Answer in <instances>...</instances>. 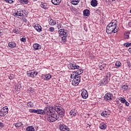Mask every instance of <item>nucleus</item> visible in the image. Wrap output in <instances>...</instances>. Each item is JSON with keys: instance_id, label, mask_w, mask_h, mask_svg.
<instances>
[{"instance_id": "nucleus-45", "label": "nucleus", "mask_w": 131, "mask_h": 131, "mask_svg": "<svg viewBox=\"0 0 131 131\" xmlns=\"http://www.w3.org/2000/svg\"><path fill=\"white\" fill-rule=\"evenodd\" d=\"M124 104H125V106H126L127 107H128V106H129V103H128V102L126 101Z\"/></svg>"}, {"instance_id": "nucleus-41", "label": "nucleus", "mask_w": 131, "mask_h": 131, "mask_svg": "<svg viewBox=\"0 0 131 131\" xmlns=\"http://www.w3.org/2000/svg\"><path fill=\"white\" fill-rule=\"evenodd\" d=\"M77 76H78V75L72 74L71 75V78L74 79L75 77H77Z\"/></svg>"}, {"instance_id": "nucleus-33", "label": "nucleus", "mask_w": 131, "mask_h": 131, "mask_svg": "<svg viewBox=\"0 0 131 131\" xmlns=\"http://www.w3.org/2000/svg\"><path fill=\"white\" fill-rule=\"evenodd\" d=\"M116 66L118 68L121 66V62L120 61H116L115 63Z\"/></svg>"}, {"instance_id": "nucleus-20", "label": "nucleus", "mask_w": 131, "mask_h": 131, "mask_svg": "<svg viewBox=\"0 0 131 131\" xmlns=\"http://www.w3.org/2000/svg\"><path fill=\"white\" fill-rule=\"evenodd\" d=\"M80 0H71V3L72 5H74V6H76L77 5H78V3H79Z\"/></svg>"}, {"instance_id": "nucleus-25", "label": "nucleus", "mask_w": 131, "mask_h": 131, "mask_svg": "<svg viewBox=\"0 0 131 131\" xmlns=\"http://www.w3.org/2000/svg\"><path fill=\"white\" fill-rule=\"evenodd\" d=\"M37 114H40L41 115H45V111H43V110H37Z\"/></svg>"}, {"instance_id": "nucleus-62", "label": "nucleus", "mask_w": 131, "mask_h": 131, "mask_svg": "<svg viewBox=\"0 0 131 131\" xmlns=\"http://www.w3.org/2000/svg\"><path fill=\"white\" fill-rule=\"evenodd\" d=\"M62 2V0H60V2Z\"/></svg>"}, {"instance_id": "nucleus-13", "label": "nucleus", "mask_w": 131, "mask_h": 131, "mask_svg": "<svg viewBox=\"0 0 131 131\" xmlns=\"http://www.w3.org/2000/svg\"><path fill=\"white\" fill-rule=\"evenodd\" d=\"M34 28L36 31L38 32H41V26L39 24L35 25L34 26Z\"/></svg>"}, {"instance_id": "nucleus-57", "label": "nucleus", "mask_w": 131, "mask_h": 131, "mask_svg": "<svg viewBox=\"0 0 131 131\" xmlns=\"http://www.w3.org/2000/svg\"><path fill=\"white\" fill-rule=\"evenodd\" d=\"M128 101L130 103H131V98L128 99Z\"/></svg>"}, {"instance_id": "nucleus-39", "label": "nucleus", "mask_w": 131, "mask_h": 131, "mask_svg": "<svg viewBox=\"0 0 131 131\" xmlns=\"http://www.w3.org/2000/svg\"><path fill=\"white\" fill-rule=\"evenodd\" d=\"M49 31H50V32H54V31H55V28L53 27H50L49 29Z\"/></svg>"}, {"instance_id": "nucleus-42", "label": "nucleus", "mask_w": 131, "mask_h": 131, "mask_svg": "<svg viewBox=\"0 0 131 131\" xmlns=\"http://www.w3.org/2000/svg\"><path fill=\"white\" fill-rule=\"evenodd\" d=\"M61 39L63 42H65L66 41V37L65 36L62 37Z\"/></svg>"}, {"instance_id": "nucleus-9", "label": "nucleus", "mask_w": 131, "mask_h": 131, "mask_svg": "<svg viewBox=\"0 0 131 131\" xmlns=\"http://www.w3.org/2000/svg\"><path fill=\"white\" fill-rule=\"evenodd\" d=\"M110 113H111V111L109 110H106L105 111H103L101 114V116L103 117H109V115H110Z\"/></svg>"}, {"instance_id": "nucleus-6", "label": "nucleus", "mask_w": 131, "mask_h": 131, "mask_svg": "<svg viewBox=\"0 0 131 131\" xmlns=\"http://www.w3.org/2000/svg\"><path fill=\"white\" fill-rule=\"evenodd\" d=\"M9 112V108L7 106L4 107L0 111V116H6Z\"/></svg>"}, {"instance_id": "nucleus-8", "label": "nucleus", "mask_w": 131, "mask_h": 131, "mask_svg": "<svg viewBox=\"0 0 131 131\" xmlns=\"http://www.w3.org/2000/svg\"><path fill=\"white\" fill-rule=\"evenodd\" d=\"M81 96L83 99H86L89 97V94L85 89H83L81 90Z\"/></svg>"}, {"instance_id": "nucleus-10", "label": "nucleus", "mask_w": 131, "mask_h": 131, "mask_svg": "<svg viewBox=\"0 0 131 131\" xmlns=\"http://www.w3.org/2000/svg\"><path fill=\"white\" fill-rule=\"evenodd\" d=\"M70 70L79 69V66L78 65H74L73 63H70L68 66Z\"/></svg>"}, {"instance_id": "nucleus-32", "label": "nucleus", "mask_w": 131, "mask_h": 131, "mask_svg": "<svg viewBox=\"0 0 131 131\" xmlns=\"http://www.w3.org/2000/svg\"><path fill=\"white\" fill-rule=\"evenodd\" d=\"M74 80H76V81H77L78 82L80 83V76H78L76 77Z\"/></svg>"}, {"instance_id": "nucleus-21", "label": "nucleus", "mask_w": 131, "mask_h": 131, "mask_svg": "<svg viewBox=\"0 0 131 131\" xmlns=\"http://www.w3.org/2000/svg\"><path fill=\"white\" fill-rule=\"evenodd\" d=\"M20 4H23V5H28L29 3V0H18Z\"/></svg>"}, {"instance_id": "nucleus-60", "label": "nucleus", "mask_w": 131, "mask_h": 131, "mask_svg": "<svg viewBox=\"0 0 131 131\" xmlns=\"http://www.w3.org/2000/svg\"><path fill=\"white\" fill-rule=\"evenodd\" d=\"M88 125H89V126H91V125H90V124H88Z\"/></svg>"}, {"instance_id": "nucleus-26", "label": "nucleus", "mask_w": 131, "mask_h": 131, "mask_svg": "<svg viewBox=\"0 0 131 131\" xmlns=\"http://www.w3.org/2000/svg\"><path fill=\"white\" fill-rule=\"evenodd\" d=\"M50 25L54 26L56 24V20L51 19L49 21Z\"/></svg>"}, {"instance_id": "nucleus-23", "label": "nucleus", "mask_w": 131, "mask_h": 131, "mask_svg": "<svg viewBox=\"0 0 131 131\" xmlns=\"http://www.w3.org/2000/svg\"><path fill=\"white\" fill-rule=\"evenodd\" d=\"M45 76V80H49V79H51V78H52V75H51V74H46Z\"/></svg>"}, {"instance_id": "nucleus-56", "label": "nucleus", "mask_w": 131, "mask_h": 131, "mask_svg": "<svg viewBox=\"0 0 131 131\" xmlns=\"http://www.w3.org/2000/svg\"><path fill=\"white\" fill-rule=\"evenodd\" d=\"M109 2H115L116 0H108Z\"/></svg>"}, {"instance_id": "nucleus-12", "label": "nucleus", "mask_w": 131, "mask_h": 131, "mask_svg": "<svg viewBox=\"0 0 131 131\" xmlns=\"http://www.w3.org/2000/svg\"><path fill=\"white\" fill-rule=\"evenodd\" d=\"M58 33L60 35H66V34H67V30L64 29H60L58 31Z\"/></svg>"}, {"instance_id": "nucleus-48", "label": "nucleus", "mask_w": 131, "mask_h": 131, "mask_svg": "<svg viewBox=\"0 0 131 131\" xmlns=\"http://www.w3.org/2000/svg\"><path fill=\"white\" fill-rule=\"evenodd\" d=\"M122 103H120L119 105V108L120 109H122Z\"/></svg>"}, {"instance_id": "nucleus-36", "label": "nucleus", "mask_w": 131, "mask_h": 131, "mask_svg": "<svg viewBox=\"0 0 131 131\" xmlns=\"http://www.w3.org/2000/svg\"><path fill=\"white\" fill-rule=\"evenodd\" d=\"M31 73V75L32 77H33V76H36L37 75L38 73L37 72H32Z\"/></svg>"}, {"instance_id": "nucleus-40", "label": "nucleus", "mask_w": 131, "mask_h": 131, "mask_svg": "<svg viewBox=\"0 0 131 131\" xmlns=\"http://www.w3.org/2000/svg\"><path fill=\"white\" fill-rule=\"evenodd\" d=\"M7 3H9V4H13L15 2V0H4Z\"/></svg>"}, {"instance_id": "nucleus-55", "label": "nucleus", "mask_w": 131, "mask_h": 131, "mask_svg": "<svg viewBox=\"0 0 131 131\" xmlns=\"http://www.w3.org/2000/svg\"><path fill=\"white\" fill-rule=\"evenodd\" d=\"M128 51L129 53H131V48H129Z\"/></svg>"}, {"instance_id": "nucleus-11", "label": "nucleus", "mask_w": 131, "mask_h": 131, "mask_svg": "<svg viewBox=\"0 0 131 131\" xmlns=\"http://www.w3.org/2000/svg\"><path fill=\"white\" fill-rule=\"evenodd\" d=\"M23 13H24V12H23V10H18L16 12L14 13V15H15V16H20L21 17H23V16H24Z\"/></svg>"}, {"instance_id": "nucleus-37", "label": "nucleus", "mask_w": 131, "mask_h": 131, "mask_svg": "<svg viewBox=\"0 0 131 131\" xmlns=\"http://www.w3.org/2000/svg\"><path fill=\"white\" fill-rule=\"evenodd\" d=\"M124 47H126V48H128V47H131V43L126 42L124 43Z\"/></svg>"}, {"instance_id": "nucleus-58", "label": "nucleus", "mask_w": 131, "mask_h": 131, "mask_svg": "<svg viewBox=\"0 0 131 131\" xmlns=\"http://www.w3.org/2000/svg\"><path fill=\"white\" fill-rule=\"evenodd\" d=\"M9 79H13V78H12V77H11V75H10V76L9 77Z\"/></svg>"}, {"instance_id": "nucleus-46", "label": "nucleus", "mask_w": 131, "mask_h": 131, "mask_svg": "<svg viewBox=\"0 0 131 131\" xmlns=\"http://www.w3.org/2000/svg\"><path fill=\"white\" fill-rule=\"evenodd\" d=\"M13 32H14V33H18V30H17V29H13Z\"/></svg>"}, {"instance_id": "nucleus-35", "label": "nucleus", "mask_w": 131, "mask_h": 131, "mask_svg": "<svg viewBox=\"0 0 131 131\" xmlns=\"http://www.w3.org/2000/svg\"><path fill=\"white\" fill-rule=\"evenodd\" d=\"M120 101L121 102L123 103V104H124V103L126 101V100L125 99V98L123 97H121L120 99Z\"/></svg>"}, {"instance_id": "nucleus-34", "label": "nucleus", "mask_w": 131, "mask_h": 131, "mask_svg": "<svg viewBox=\"0 0 131 131\" xmlns=\"http://www.w3.org/2000/svg\"><path fill=\"white\" fill-rule=\"evenodd\" d=\"M70 115L71 116H75V115H76V113H75V112H74L73 111H71L70 112Z\"/></svg>"}, {"instance_id": "nucleus-50", "label": "nucleus", "mask_w": 131, "mask_h": 131, "mask_svg": "<svg viewBox=\"0 0 131 131\" xmlns=\"http://www.w3.org/2000/svg\"><path fill=\"white\" fill-rule=\"evenodd\" d=\"M0 127H4V124L2 122H0Z\"/></svg>"}, {"instance_id": "nucleus-19", "label": "nucleus", "mask_w": 131, "mask_h": 131, "mask_svg": "<svg viewBox=\"0 0 131 131\" xmlns=\"http://www.w3.org/2000/svg\"><path fill=\"white\" fill-rule=\"evenodd\" d=\"M99 128L101 129H106V128H107V125H106L105 123H102L101 124H100L99 125Z\"/></svg>"}, {"instance_id": "nucleus-15", "label": "nucleus", "mask_w": 131, "mask_h": 131, "mask_svg": "<svg viewBox=\"0 0 131 131\" xmlns=\"http://www.w3.org/2000/svg\"><path fill=\"white\" fill-rule=\"evenodd\" d=\"M91 5L92 7H97L98 6V1L97 0H92Z\"/></svg>"}, {"instance_id": "nucleus-18", "label": "nucleus", "mask_w": 131, "mask_h": 131, "mask_svg": "<svg viewBox=\"0 0 131 131\" xmlns=\"http://www.w3.org/2000/svg\"><path fill=\"white\" fill-rule=\"evenodd\" d=\"M51 2L52 4H53V5H55V6H58V5H60V4H61L60 0H52Z\"/></svg>"}, {"instance_id": "nucleus-47", "label": "nucleus", "mask_w": 131, "mask_h": 131, "mask_svg": "<svg viewBox=\"0 0 131 131\" xmlns=\"http://www.w3.org/2000/svg\"><path fill=\"white\" fill-rule=\"evenodd\" d=\"M28 76H31L32 77L31 72L30 71L29 73H27Z\"/></svg>"}, {"instance_id": "nucleus-22", "label": "nucleus", "mask_w": 131, "mask_h": 131, "mask_svg": "<svg viewBox=\"0 0 131 131\" xmlns=\"http://www.w3.org/2000/svg\"><path fill=\"white\" fill-rule=\"evenodd\" d=\"M40 6L41 8H43V9H45V10H47L48 9V6L47 5V3L41 2Z\"/></svg>"}, {"instance_id": "nucleus-29", "label": "nucleus", "mask_w": 131, "mask_h": 131, "mask_svg": "<svg viewBox=\"0 0 131 131\" xmlns=\"http://www.w3.org/2000/svg\"><path fill=\"white\" fill-rule=\"evenodd\" d=\"M15 126L16 127H20V126H22L23 125V124L21 122H17L14 124Z\"/></svg>"}, {"instance_id": "nucleus-49", "label": "nucleus", "mask_w": 131, "mask_h": 131, "mask_svg": "<svg viewBox=\"0 0 131 131\" xmlns=\"http://www.w3.org/2000/svg\"><path fill=\"white\" fill-rule=\"evenodd\" d=\"M60 28L61 29H62V28H63V26H62V25H61V24L59 25V26H58V29H60Z\"/></svg>"}, {"instance_id": "nucleus-52", "label": "nucleus", "mask_w": 131, "mask_h": 131, "mask_svg": "<svg viewBox=\"0 0 131 131\" xmlns=\"http://www.w3.org/2000/svg\"><path fill=\"white\" fill-rule=\"evenodd\" d=\"M73 74H74V75H77V73L76 71H74L73 72Z\"/></svg>"}, {"instance_id": "nucleus-63", "label": "nucleus", "mask_w": 131, "mask_h": 131, "mask_svg": "<svg viewBox=\"0 0 131 131\" xmlns=\"http://www.w3.org/2000/svg\"><path fill=\"white\" fill-rule=\"evenodd\" d=\"M1 96H2V95H1V94H0V97H1Z\"/></svg>"}, {"instance_id": "nucleus-14", "label": "nucleus", "mask_w": 131, "mask_h": 131, "mask_svg": "<svg viewBox=\"0 0 131 131\" xmlns=\"http://www.w3.org/2000/svg\"><path fill=\"white\" fill-rule=\"evenodd\" d=\"M91 12L89 9H85L83 11V16H85L86 17H89L90 16Z\"/></svg>"}, {"instance_id": "nucleus-53", "label": "nucleus", "mask_w": 131, "mask_h": 131, "mask_svg": "<svg viewBox=\"0 0 131 131\" xmlns=\"http://www.w3.org/2000/svg\"><path fill=\"white\" fill-rule=\"evenodd\" d=\"M70 10H71V11H73V10H74V9L73 8V7H71L70 8Z\"/></svg>"}, {"instance_id": "nucleus-38", "label": "nucleus", "mask_w": 131, "mask_h": 131, "mask_svg": "<svg viewBox=\"0 0 131 131\" xmlns=\"http://www.w3.org/2000/svg\"><path fill=\"white\" fill-rule=\"evenodd\" d=\"M27 105L29 107H31V108H32V107H33V106H34L33 103H32L31 102H29L27 103Z\"/></svg>"}, {"instance_id": "nucleus-27", "label": "nucleus", "mask_w": 131, "mask_h": 131, "mask_svg": "<svg viewBox=\"0 0 131 131\" xmlns=\"http://www.w3.org/2000/svg\"><path fill=\"white\" fill-rule=\"evenodd\" d=\"M72 85H74V86H76L77 85H78V84H79V83L77 81L73 79L72 82Z\"/></svg>"}, {"instance_id": "nucleus-31", "label": "nucleus", "mask_w": 131, "mask_h": 131, "mask_svg": "<svg viewBox=\"0 0 131 131\" xmlns=\"http://www.w3.org/2000/svg\"><path fill=\"white\" fill-rule=\"evenodd\" d=\"M29 112H30V113H36V114H37V110L30 109L29 110Z\"/></svg>"}, {"instance_id": "nucleus-2", "label": "nucleus", "mask_w": 131, "mask_h": 131, "mask_svg": "<svg viewBox=\"0 0 131 131\" xmlns=\"http://www.w3.org/2000/svg\"><path fill=\"white\" fill-rule=\"evenodd\" d=\"M117 20L113 19L112 21L107 26L106 28V32L108 34H111L112 32L116 33L118 31L119 28H117Z\"/></svg>"}, {"instance_id": "nucleus-59", "label": "nucleus", "mask_w": 131, "mask_h": 131, "mask_svg": "<svg viewBox=\"0 0 131 131\" xmlns=\"http://www.w3.org/2000/svg\"><path fill=\"white\" fill-rule=\"evenodd\" d=\"M1 34H2V32L1 31H0V36H1Z\"/></svg>"}, {"instance_id": "nucleus-24", "label": "nucleus", "mask_w": 131, "mask_h": 131, "mask_svg": "<svg viewBox=\"0 0 131 131\" xmlns=\"http://www.w3.org/2000/svg\"><path fill=\"white\" fill-rule=\"evenodd\" d=\"M34 127L33 126H29L26 128V131H34Z\"/></svg>"}, {"instance_id": "nucleus-28", "label": "nucleus", "mask_w": 131, "mask_h": 131, "mask_svg": "<svg viewBox=\"0 0 131 131\" xmlns=\"http://www.w3.org/2000/svg\"><path fill=\"white\" fill-rule=\"evenodd\" d=\"M76 72H77V75H78V76H79V75H80V74H81L82 73H83V70L80 69V70H77V71H76Z\"/></svg>"}, {"instance_id": "nucleus-54", "label": "nucleus", "mask_w": 131, "mask_h": 131, "mask_svg": "<svg viewBox=\"0 0 131 131\" xmlns=\"http://www.w3.org/2000/svg\"><path fill=\"white\" fill-rule=\"evenodd\" d=\"M23 21L24 22H27V20L26 19V18H24Z\"/></svg>"}, {"instance_id": "nucleus-3", "label": "nucleus", "mask_w": 131, "mask_h": 131, "mask_svg": "<svg viewBox=\"0 0 131 131\" xmlns=\"http://www.w3.org/2000/svg\"><path fill=\"white\" fill-rule=\"evenodd\" d=\"M53 110L54 111H56L61 118H63L65 116V110L62 107L61 104L58 103L55 104Z\"/></svg>"}, {"instance_id": "nucleus-1", "label": "nucleus", "mask_w": 131, "mask_h": 131, "mask_svg": "<svg viewBox=\"0 0 131 131\" xmlns=\"http://www.w3.org/2000/svg\"><path fill=\"white\" fill-rule=\"evenodd\" d=\"M43 111H44V115H46L45 116L49 122H54V121L59 119V117L57 116L56 112L54 111V106L47 105Z\"/></svg>"}, {"instance_id": "nucleus-17", "label": "nucleus", "mask_w": 131, "mask_h": 131, "mask_svg": "<svg viewBox=\"0 0 131 131\" xmlns=\"http://www.w3.org/2000/svg\"><path fill=\"white\" fill-rule=\"evenodd\" d=\"M33 47L35 50H40L41 49V46L38 43L34 44Z\"/></svg>"}, {"instance_id": "nucleus-30", "label": "nucleus", "mask_w": 131, "mask_h": 131, "mask_svg": "<svg viewBox=\"0 0 131 131\" xmlns=\"http://www.w3.org/2000/svg\"><path fill=\"white\" fill-rule=\"evenodd\" d=\"M128 89V85H123L122 86V90L123 91H127Z\"/></svg>"}, {"instance_id": "nucleus-44", "label": "nucleus", "mask_w": 131, "mask_h": 131, "mask_svg": "<svg viewBox=\"0 0 131 131\" xmlns=\"http://www.w3.org/2000/svg\"><path fill=\"white\" fill-rule=\"evenodd\" d=\"M124 35L126 36V38H128V37H129V35H128V33H125Z\"/></svg>"}, {"instance_id": "nucleus-4", "label": "nucleus", "mask_w": 131, "mask_h": 131, "mask_svg": "<svg viewBox=\"0 0 131 131\" xmlns=\"http://www.w3.org/2000/svg\"><path fill=\"white\" fill-rule=\"evenodd\" d=\"M110 76V73H107V75L105 76H104V78L103 79L101 80V85H102V84H103L104 85H106V84H107L108 82H109V80H108V78H109Z\"/></svg>"}, {"instance_id": "nucleus-16", "label": "nucleus", "mask_w": 131, "mask_h": 131, "mask_svg": "<svg viewBox=\"0 0 131 131\" xmlns=\"http://www.w3.org/2000/svg\"><path fill=\"white\" fill-rule=\"evenodd\" d=\"M9 47L10 48H16L17 47V44L15 42H9L8 43Z\"/></svg>"}, {"instance_id": "nucleus-43", "label": "nucleus", "mask_w": 131, "mask_h": 131, "mask_svg": "<svg viewBox=\"0 0 131 131\" xmlns=\"http://www.w3.org/2000/svg\"><path fill=\"white\" fill-rule=\"evenodd\" d=\"M21 41H23V42H26V38L23 37L20 39Z\"/></svg>"}, {"instance_id": "nucleus-7", "label": "nucleus", "mask_w": 131, "mask_h": 131, "mask_svg": "<svg viewBox=\"0 0 131 131\" xmlns=\"http://www.w3.org/2000/svg\"><path fill=\"white\" fill-rule=\"evenodd\" d=\"M59 129L61 131H70L69 127L64 124L59 125Z\"/></svg>"}, {"instance_id": "nucleus-5", "label": "nucleus", "mask_w": 131, "mask_h": 131, "mask_svg": "<svg viewBox=\"0 0 131 131\" xmlns=\"http://www.w3.org/2000/svg\"><path fill=\"white\" fill-rule=\"evenodd\" d=\"M113 98V94H112V93H108L105 95L104 97V101L110 102V101H112Z\"/></svg>"}, {"instance_id": "nucleus-61", "label": "nucleus", "mask_w": 131, "mask_h": 131, "mask_svg": "<svg viewBox=\"0 0 131 131\" xmlns=\"http://www.w3.org/2000/svg\"><path fill=\"white\" fill-rule=\"evenodd\" d=\"M130 24H131V22H130V23H129V24H130Z\"/></svg>"}, {"instance_id": "nucleus-51", "label": "nucleus", "mask_w": 131, "mask_h": 131, "mask_svg": "<svg viewBox=\"0 0 131 131\" xmlns=\"http://www.w3.org/2000/svg\"><path fill=\"white\" fill-rule=\"evenodd\" d=\"M96 12H97L98 14H99V15H100V14H101V13L100 10H97V11H96Z\"/></svg>"}]
</instances>
